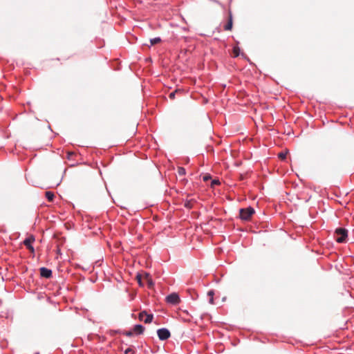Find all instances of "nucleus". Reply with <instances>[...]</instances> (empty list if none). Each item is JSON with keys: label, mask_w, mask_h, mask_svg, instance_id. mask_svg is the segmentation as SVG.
I'll return each instance as SVG.
<instances>
[{"label": "nucleus", "mask_w": 354, "mask_h": 354, "mask_svg": "<svg viewBox=\"0 0 354 354\" xmlns=\"http://www.w3.org/2000/svg\"><path fill=\"white\" fill-rule=\"evenodd\" d=\"M136 279L140 286L152 287L155 285L151 275L147 272L138 274L136 276Z\"/></svg>", "instance_id": "nucleus-1"}, {"label": "nucleus", "mask_w": 354, "mask_h": 354, "mask_svg": "<svg viewBox=\"0 0 354 354\" xmlns=\"http://www.w3.org/2000/svg\"><path fill=\"white\" fill-rule=\"evenodd\" d=\"M254 212V208L251 207L241 209L239 210L240 218L244 221H249Z\"/></svg>", "instance_id": "nucleus-2"}, {"label": "nucleus", "mask_w": 354, "mask_h": 354, "mask_svg": "<svg viewBox=\"0 0 354 354\" xmlns=\"http://www.w3.org/2000/svg\"><path fill=\"white\" fill-rule=\"evenodd\" d=\"M335 234H336V241L338 243H344L345 242L346 237H347V230L344 228H337L335 230Z\"/></svg>", "instance_id": "nucleus-3"}, {"label": "nucleus", "mask_w": 354, "mask_h": 354, "mask_svg": "<svg viewBox=\"0 0 354 354\" xmlns=\"http://www.w3.org/2000/svg\"><path fill=\"white\" fill-rule=\"evenodd\" d=\"M153 316L152 314H148L145 310L139 313L138 319L143 321L145 324H149L152 322Z\"/></svg>", "instance_id": "nucleus-4"}, {"label": "nucleus", "mask_w": 354, "mask_h": 354, "mask_svg": "<svg viewBox=\"0 0 354 354\" xmlns=\"http://www.w3.org/2000/svg\"><path fill=\"white\" fill-rule=\"evenodd\" d=\"M165 300L167 303L172 305H176L180 301L178 295L176 292L171 293L167 296Z\"/></svg>", "instance_id": "nucleus-5"}, {"label": "nucleus", "mask_w": 354, "mask_h": 354, "mask_svg": "<svg viewBox=\"0 0 354 354\" xmlns=\"http://www.w3.org/2000/svg\"><path fill=\"white\" fill-rule=\"evenodd\" d=\"M157 334L160 340L167 339L170 337V332L165 328L158 329Z\"/></svg>", "instance_id": "nucleus-6"}, {"label": "nucleus", "mask_w": 354, "mask_h": 354, "mask_svg": "<svg viewBox=\"0 0 354 354\" xmlns=\"http://www.w3.org/2000/svg\"><path fill=\"white\" fill-rule=\"evenodd\" d=\"M35 241V237L33 236H30L27 239L24 241V244L26 246V248L30 250L31 253H34L35 250L32 246V243Z\"/></svg>", "instance_id": "nucleus-7"}, {"label": "nucleus", "mask_w": 354, "mask_h": 354, "mask_svg": "<svg viewBox=\"0 0 354 354\" xmlns=\"http://www.w3.org/2000/svg\"><path fill=\"white\" fill-rule=\"evenodd\" d=\"M39 270H40V275L42 277L48 279L52 276V271H51V270H50L48 268L43 267V268H41Z\"/></svg>", "instance_id": "nucleus-8"}, {"label": "nucleus", "mask_w": 354, "mask_h": 354, "mask_svg": "<svg viewBox=\"0 0 354 354\" xmlns=\"http://www.w3.org/2000/svg\"><path fill=\"white\" fill-rule=\"evenodd\" d=\"M232 25H233L232 17V14L230 13L228 21H227V24L224 26V30H231L232 28Z\"/></svg>", "instance_id": "nucleus-9"}, {"label": "nucleus", "mask_w": 354, "mask_h": 354, "mask_svg": "<svg viewBox=\"0 0 354 354\" xmlns=\"http://www.w3.org/2000/svg\"><path fill=\"white\" fill-rule=\"evenodd\" d=\"M144 330H145V328L142 325H140V324H137V325L134 326V327L133 328V333L137 335L142 334L144 332Z\"/></svg>", "instance_id": "nucleus-10"}, {"label": "nucleus", "mask_w": 354, "mask_h": 354, "mask_svg": "<svg viewBox=\"0 0 354 354\" xmlns=\"http://www.w3.org/2000/svg\"><path fill=\"white\" fill-rule=\"evenodd\" d=\"M196 203V201L194 199L187 200L185 202V207L188 209H192L194 207V204Z\"/></svg>", "instance_id": "nucleus-11"}, {"label": "nucleus", "mask_w": 354, "mask_h": 354, "mask_svg": "<svg viewBox=\"0 0 354 354\" xmlns=\"http://www.w3.org/2000/svg\"><path fill=\"white\" fill-rule=\"evenodd\" d=\"M207 297H209V302L212 304L214 303V292L213 290H209L207 293Z\"/></svg>", "instance_id": "nucleus-12"}, {"label": "nucleus", "mask_w": 354, "mask_h": 354, "mask_svg": "<svg viewBox=\"0 0 354 354\" xmlns=\"http://www.w3.org/2000/svg\"><path fill=\"white\" fill-rule=\"evenodd\" d=\"M45 195H46V198L48 200V201H53V198L55 197V195H54L53 192H46L45 193Z\"/></svg>", "instance_id": "nucleus-13"}, {"label": "nucleus", "mask_w": 354, "mask_h": 354, "mask_svg": "<svg viewBox=\"0 0 354 354\" xmlns=\"http://www.w3.org/2000/svg\"><path fill=\"white\" fill-rule=\"evenodd\" d=\"M160 41L161 39L160 37H156L150 39V43L151 46L159 44Z\"/></svg>", "instance_id": "nucleus-14"}, {"label": "nucleus", "mask_w": 354, "mask_h": 354, "mask_svg": "<svg viewBox=\"0 0 354 354\" xmlns=\"http://www.w3.org/2000/svg\"><path fill=\"white\" fill-rule=\"evenodd\" d=\"M240 49L238 46H234L233 48V56L236 57L239 55Z\"/></svg>", "instance_id": "nucleus-15"}, {"label": "nucleus", "mask_w": 354, "mask_h": 354, "mask_svg": "<svg viewBox=\"0 0 354 354\" xmlns=\"http://www.w3.org/2000/svg\"><path fill=\"white\" fill-rule=\"evenodd\" d=\"M178 173L180 176H183L185 174V169L183 167H178Z\"/></svg>", "instance_id": "nucleus-16"}, {"label": "nucleus", "mask_w": 354, "mask_h": 354, "mask_svg": "<svg viewBox=\"0 0 354 354\" xmlns=\"http://www.w3.org/2000/svg\"><path fill=\"white\" fill-rule=\"evenodd\" d=\"M203 179L205 182H207L209 179H211V176L209 174H205L203 176Z\"/></svg>", "instance_id": "nucleus-17"}, {"label": "nucleus", "mask_w": 354, "mask_h": 354, "mask_svg": "<svg viewBox=\"0 0 354 354\" xmlns=\"http://www.w3.org/2000/svg\"><path fill=\"white\" fill-rule=\"evenodd\" d=\"M76 154L74 152H68L67 153V158L71 159L73 156H75Z\"/></svg>", "instance_id": "nucleus-18"}, {"label": "nucleus", "mask_w": 354, "mask_h": 354, "mask_svg": "<svg viewBox=\"0 0 354 354\" xmlns=\"http://www.w3.org/2000/svg\"><path fill=\"white\" fill-rule=\"evenodd\" d=\"M279 158L281 160H284L286 158V154L283 153H279Z\"/></svg>", "instance_id": "nucleus-19"}, {"label": "nucleus", "mask_w": 354, "mask_h": 354, "mask_svg": "<svg viewBox=\"0 0 354 354\" xmlns=\"http://www.w3.org/2000/svg\"><path fill=\"white\" fill-rule=\"evenodd\" d=\"M218 184H219L218 180H213L212 181V186H214V185H218Z\"/></svg>", "instance_id": "nucleus-20"}, {"label": "nucleus", "mask_w": 354, "mask_h": 354, "mask_svg": "<svg viewBox=\"0 0 354 354\" xmlns=\"http://www.w3.org/2000/svg\"><path fill=\"white\" fill-rule=\"evenodd\" d=\"M169 98L174 99L175 97V92H172L169 95Z\"/></svg>", "instance_id": "nucleus-21"}, {"label": "nucleus", "mask_w": 354, "mask_h": 354, "mask_svg": "<svg viewBox=\"0 0 354 354\" xmlns=\"http://www.w3.org/2000/svg\"><path fill=\"white\" fill-rule=\"evenodd\" d=\"M133 330H131V331H128V332H126L125 335L127 336H131L133 335Z\"/></svg>", "instance_id": "nucleus-22"}, {"label": "nucleus", "mask_w": 354, "mask_h": 354, "mask_svg": "<svg viewBox=\"0 0 354 354\" xmlns=\"http://www.w3.org/2000/svg\"><path fill=\"white\" fill-rule=\"evenodd\" d=\"M131 351H132L131 348H127V349L125 351V354H127L128 353L131 352Z\"/></svg>", "instance_id": "nucleus-23"}, {"label": "nucleus", "mask_w": 354, "mask_h": 354, "mask_svg": "<svg viewBox=\"0 0 354 354\" xmlns=\"http://www.w3.org/2000/svg\"><path fill=\"white\" fill-rule=\"evenodd\" d=\"M131 354H133V353H131Z\"/></svg>", "instance_id": "nucleus-24"}]
</instances>
